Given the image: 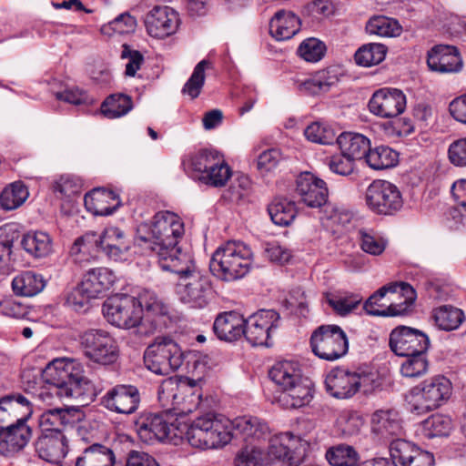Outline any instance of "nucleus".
<instances>
[{
	"mask_svg": "<svg viewBox=\"0 0 466 466\" xmlns=\"http://www.w3.org/2000/svg\"><path fill=\"white\" fill-rule=\"evenodd\" d=\"M363 420L357 413H342L338 419V425L344 436L357 435L363 427Z\"/></svg>",
	"mask_w": 466,
	"mask_h": 466,
	"instance_id": "63",
	"label": "nucleus"
},
{
	"mask_svg": "<svg viewBox=\"0 0 466 466\" xmlns=\"http://www.w3.org/2000/svg\"><path fill=\"white\" fill-rule=\"evenodd\" d=\"M390 454L394 466H433L435 462L432 453L400 438L390 442Z\"/></svg>",
	"mask_w": 466,
	"mask_h": 466,
	"instance_id": "23",
	"label": "nucleus"
},
{
	"mask_svg": "<svg viewBox=\"0 0 466 466\" xmlns=\"http://www.w3.org/2000/svg\"><path fill=\"white\" fill-rule=\"evenodd\" d=\"M33 435L27 421L18 420L0 428V455L15 458L20 454L29 443Z\"/></svg>",
	"mask_w": 466,
	"mask_h": 466,
	"instance_id": "22",
	"label": "nucleus"
},
{
	"mask_svg": "<svg viewBox=\"0 0 466 466\" xmlns=\"http://www.w3.org/2000/svg\"><path fill=\"white\" fill-rule=\"evenodd\" d=\"M86 208L96 216H107L120 206L119 197L112 190L95 188L84 198Z\"/></svg>",
	"mask_w": 466,
	"mask_h": 466,
	"instance_id": "30",
	"label": "nucleus"
},
{
	"mask_svg": "<svg viewBox=\"0 0 466 466\" xmlns=\"http://www.w3.org/2000/svg\"><path fill=\"white\" fill-rule=\"evenodd\" d=\"M81 181L73 176L63 175L53 186L54 192L63 198H71L81 192Z\"/></svg>",
	"mask_w": 466,
	"mask_h": 466,
	"instance_id": "61",
	"label": "nucleus"
},
{
	"mask_svg": "<svg viewBox=\"0 0 466 466\" xmlns=\"http://www.w3.org/2000/svg\"><path fill=\"white\" fill-rule=\"evenodd\" d=\"M405 94L397 88H380L375 91L369 101V110L381 118H393L406 108Z\"/></svg>",
	"mask_w": 466,
	"mask_h": 466,
	"instance_id": "21",
	"label": "nucleus"
},
{
	"mask_svg": "<svg viewBox=\"0 0 466 466\" xmlns=\"http://www.w3.org/2000/svg\"><path fill=\"white\" fill-rule=\"evenodd\" d=\"M312 399V382L301 378L296 383L283 390L279 400L286 408L297 409L310 402Z\"/></svg>",
	"mask_w": 466,
	"mask_h": 466,
	"instance_id": "36",
	"label": "nucleus"
},
{
	"mask_svg": "<svg viewBox=\"0 0 466 466\" xmlns=\"http://www.w3.org/2000/svg\"><path fill=\"white\" fill-rule=\"evenodd\" d=\"M231 423V431L245 443L238 454L236 466H261L266 457L265 443L271 434L268 423L252 416L236 418Z\"/></svg>",
	"mask_w": 466,
	"mask_h": 466,
	"instance_id": "4",
	"label": "nucleus"
},
{
	"mask_svg": "<svg viewBox=\"0 0 466 466\" xmlns=\"http://www.w3.org/2000/svg\"><path fill=\"white\" fill-rule=\"evenodd\" d=\"M294 437L291 433L286 432L273 438L268 439V444L265 445V461L262 462L268 463L275 460L287 462L292 466L295 462L294 452L292 451L291 442Z\"/></svg>",
	"mask_w": 466,
	"mask_h": 466,
	"instance_id": "32",
	"label": "nucleus"
},
{
	"mask_svg": "<svg viewBox=\"0 0 466 466\" xmlns=\"http://www.w3.org/2000/svg\"><path fill=\"white\" fill-rule=\"evenodd\" d=\"M113 451L100 443H94L86 448L76 459V466H114Z\"/></svg>",
	"mask_w": 466,
	"mask_h": 466,
	"instance_id": "38",
	"label": "nucleus"
},
{
	"mask_svg": "<svg viewBox=\"0 0 466 466\" xmlns=\"http://www.w3.org/2000/svg\"><path fill=\"white\" fill-rule=\"evenodd\" d=\"M268 211L272 222L279 226H289L296 218L295 203L286 198H276L268 205Z\"/></svg>",
	"mask_w": 466,
	"mask_h": 466,
	"instance_id": "44",
	"label": "nucleus"
},
{
	"mask_svg": "<svg viewBox=\"0 0 466 466\" xmlns=\"http://www.w3.org/2000/svg\"><path fill=\"white\" fill-rule=\"evenodd\" d=\"M116 276L107 268H96L89 269L82 279L85 291L95 299L107 291L115 283Z\"/></svg>",
	"mask_w": 466,
	"mask_h": 466,
	"instance_id": "34",
	"label": "nucleus"
},
{
	"mask_svg": "<svg viewBox=\"0 0 466 466\" xmlns=\"http://www.w3.org/2000/svg\"><path fill=\"white\" fill-rule=\"evenodd\" d=\"M45 287L41 275L25 271L16 276L12 281L14 292L19 296L32 297L39 293Z\"/></svg>",
	"mask_w": 466,
	"mask_h": 466,
	"instance_id": "43",
	"label": "nucleus"
},
{
	"mask_svg": "<svg viewBox=\"0 0 466 466\" xmlns=\"http://www.w3.org/2000/svg\"><path fill=\"white\" fill-rule=\"evenodd\" d=\"M428 66L439 73H456L462 67V59L453 46L439 45L428 53Z\"/></svg>",
	"mask_w": 466,
	"mask_h": 466,
	"instance_id": "27",
	"label": "nucleus"
},
{
	"mask_svg": "<svg viewBox=\"0 0 466 466\" xmlns=\"http://www.w3.org/2000/svg\"><path fill=\"white\" fill-rule=\"evenodd\" d=\"M452 428L451 419L443 414H434L421 423V433L431 439L438 436H446Z\"/></svg>",
	"mask_w": 466,
	"mask_h": 466,
	"instance_id": "51",
	"label": "nucleus"
},
{
	"mask_svg": "<svg viewBox=\"0 0 466 466\" xmlns=\"http://www.w3.org/2000/svg\"><path fill=\"white\" fill-rule=\"evenodd\" d=\"M39 374L51 395L75 400L81 406L88 405L96 397L95 385L73 360H55Z\"/></svg>",
	"mask_w": 466,
	"mask_h": 466,
	"instance_id": "2",
	"label": "nucleus"
},
{
	"mask_svg": "<svg viewBox=\"0 0 466 466\" xmlns=\"http://www.w3.org/2000/svg\"><path fill=\"white\" fill-rule=\"evenodd\" d=\"M141 401L138 389L131 384H117L109 389L100 399L107 410L124 415L135 413Z\"/></svg>",
	"mask_w": 466,
	"mask_h": 466,
	"instance_id": "20",
	"label": "nucleus"
},
{
	"mask_svg": "<svg viewBox=\"0 0 466 466\" xmlns=\"http://www.w3.org/2000/svg\"><path fill=\"white\" fill-rule=\"evenodd\" d=\"M415 299V289L410 284L394 282L381 287L372 294L364 303V309L373 316L403 315Z\"/></svg>",
	"mask_w": 466,
	"mask_h": 466,
	"instance_id": "7",
	"label": "nucleus"
},
{
	"mask_svg": "<svg viewBox=\"0 0 466 466\" xmlns=\"http://www.w3.org/2000/svg\"><path fill=\"white\" fill-rule=\"evenodd\" d=\"M103 314L112 325L122 329H137L142 322V309L139 299L128 295H116L103 304Z\"/></svg>",
	"mask_w": 466,
	"mask_h": 466,
	"instance_id": "12",
	"label": "nucleus"
},
{
	"mask_svg": "<svg viewBox=\"0 0 466 466\" xmlns=\"http://www.w3.org/2000/svg\"><path fill=\"white\" fill-rule=\"evenodd\" d=\"M79 344L83 354L96 363L108 365L118 358L116 341L104 329L86 330L79 336Z\"/></svg>",
	"mask_w": 466,
	"mask_h": 466,
	"instance_id": "15",
	"label": "nucleus"
},
{
	"mask_svg": "<svg viewBox=\"0 0 466 466\" xmlns=\"http://www.w3.org/2000/svg\"><path fill=\"white\" fill-rule=\"evenodd\" d=\"M133 108L132 98L123 94L109 96L101 106L102 114L107 118H117L127 115Z\"/></svg>",
	"mask_w": 466,
	"mask_h": 466,
	"instance_id": "48",
	"label": "nucleus"
},
{
	"mask_svg": "<svg viewBox=\"0 0 466 466\" xmlns=\"http://www.w3.org/2000/svg\"><path fill=\"white\" fill-rule=\"evenodd\" d=\"M244 317L236 312L228 311L218 314L213 324L216 336L228 342H233L244 336Z\"/></svg>",
	"mask_w": 466,
	"mask_h": 466,
	"instance_id": "29",
	"label": "nucleus"
},
{
	"mask_svg": "<svg viewBox=\"0 0 466 466\" xmlns=\"http://www.w3.org/2000/svg\"><path fill=\"white\" fill-rule=\"evenodd\" d=\"M326 458L333 466H355L359 461L358 452L353 447L346 444L329 448Z\"/></svg>",
	"mask_w": 466,
	"mask_h": 466,
	"instance_id": "54",
	"label": "nucleus"
},
{
	"mask_svg": "<svg viewBox=\"0 0 466 466\" xmlns=\"http://www.w3.org/2000/svg\"><path fill=\"white\" fill-rule=\"evenodd\" d=\"M231 176L232 171L222 157L211 169L203 173L201 177H198V180L210 187H221L227 184Z\"/></svg>",
	"mask_w": 466,
	"mask_h": 466,
	"instance_id": "52",
	"label": "nucleus"
},
{
	"mask_svg": "<svg viewBox=\"0 0 466 466\" xmlns=\"http://www.w3.org/2000/svg\"><path fill=\"white\" fill-rule=\"evenodd\" d=\"M359 235L360 238V248L364 252L379 256L385 250L387 240L372 230L360 229Z\"/></svg>",
	"mask_w": 466,
	"mask_h": 466,
	"instance_id": "55",
	"label": "nucleus"
},
{
	"mask_svg": "<svg viewBox=\"0 0 466 466\" xmlns=\"http://www.w3.org/2000/svg\"><path fill=\"white\" fill-rule=\"evenodd\" d=\"M138 299L142 309V322L138 327V335L147 337L168 326L171 322V312L167 304L148 292L141 295Z\"/></svg>",
	"mask_w": 466,
	"mask_h": 466,
	"instance_id": "17",
	"label": "nucleus"
},
{
	"mask_svg": "<svg viewBox=\"0 0 466 466\" xmlns=\"http://www.w3.org/2000/svg\"><path fill=\"white\" fill-rule=\"evenodd\" d=\"M178 22L175 10L167 5H156L146 15L145 25L151 36L165 38L177 31Z\"/></svg>",
	"mask_w": 466,
	"mask_h": 466,
	"instance_id": "24",
	"label": "nucleus"
},
{
	"mask_svg": "<svg viewBox=\"0 0 466 466\" xmlns=\"http://www.w3.org/2000/svg\"><path fill=\"white\" fill-rule=\"evenodd\" d=\"M253 262V252L241 241L230 240L218 248L210 260L213 275L223 281H234L246 276Z\"/></svg>",
	"mask_w": 466,
	"mask_h": 466,
	"instance_id": "6",
	"label": "nucleus"
},
{
	"mask_svg": "<svg viewBox=\"0 0 466 466\" xmlns=\"http://www.w3.org/2000/svg\"><path fill=\"white\" fill-rule=\"evenodd\" d=\"M387 48L382 44L370 43L364 45L355 54V61L362 66H372L385 58Z\"/></svg>",
	"mask_w": 466,
	"mask_h": 466,
	"instance_id": "53",
	"label": "nucleus"
},
{
	"mask_svg": "<svg viewBox=\"0 0 466 466\" xmlns=\"http://www.w3.org/2000/svg\"><path fill=\"white\" fill-rule=\"evenodd\" d=\"M197 379L184 378L179 380L172 378L162 381L158 388V400L167 410H172L176 416H185L196 410L201 402V390Z\"/></svg>",
	"mask_w": 466,
	"mask_h": 466,
	"instance_id": "8",
	"label": "nucleus"
},
{
	"mask_svg": "<svg viewBox=\"0 0 466 466\" xmlns=\"http://www.w3.org/2000/svg\"><path fill=\"white\" fill-rule=\"evenodd\" d=\"M280 316L273 309H260L245 319L244 337L252 346L272 345L271 333L279 328Z\"/></svg>",
	"mask_w": 466,
	"mask_h": 466,
	"instance_id": "18",
	"label": "nucleus"
},
{
	"mask_svg": "<svg viewBox=\"0 0 466 466\" xmlns=\"http://www.w3.org/2000/svg\"><path fill=\"white\" fill-rule=\"evenodd\" d=\"M326 46L317 38L304 40L298 48V54L307 62H318L325 54Z\"/></svg>",
	"mask_w": 466,
	"mask_h": 466,
	"instance_id": "57",
	"label": "nucleus"
},
{
	"mask_svg": "<svg viewBox=\"0 0 466 466\" xmlns=\"http://www.w3.org/2000/svg\"><path fill=\"white\" fill-rule=\"evenodd\" d=\"M366 163L375 170H382L394 167L398 162V153L384 146L370 148L366 154Z\"/></svg>",
	"mask_w": 466,
	"mask_h": 466,
	"instance_id": "47",
	"label": "nucleus"
},
{
	"mask_svg": "<svg viewBox=\"0 0 466 466\" xmlns=\"http://www.w3.org/2000/svg\"><path fill=\"white\" fill-rule=\"evenodd\" d=\"M165 268L178 276L176 295L178 300L192 309H203L212 295L211 281L195 264L191 255H183L179 262Z\"/></svg>",
	"mask_w": 466,
	"mask_h": 466,
	"instance_id": "3",
	"label": "nucleus"
},
{
	"mask_svg": "<svg viewBox=\"0 0 466 466\" xmlns=\"http://www.w3.org/2000/svg\"><path fill=\"white\" fill-rule=\"evenodd\" d=\"M41 434L63 432L71 424V415L66 409H52L41 414L38 420Z\"/></svg>",
	"mask_w": 466,
	"mask_h": 466,
	"instance_id": "42",
	"label": "nucleus"
},
{
	"mask_svg": "<svg viewBox=\"0 0 466 466\" xmlns=\"http://www.w3.org/2000/svg\"><path fill=\"white\" fill-rule=\"evenodd\" d=\"M296 192L301 201L309 208H320L328 200V188L325 181L311 173L300 174L297 178Z\"/></svg>",
	"mask_w": 466,
	"mask_h": 466,
	"instance_id": "25",
	"label": "nucleus"
},
{
	"mask_svg": "<svg viewBox=\"0 0 466 466\" xmlns=\"http://www.w3.org/2000/svg\"><path fill=\"white\" fill-rule=\"evenodd\" d=\"M84 289L85 288L80 282L66 296V304L76 311H86L89 301L95 299L93 296H89Z\"/></svg>",
	"mask_w": 466,
	"mask_h": 466,
	"instance_id": "62",
	"label": "nucleus"
},
{
	"mask_svg": "<svg viewBox=\"0 0 466 466\" xmlns=\"http://www.w3.org/2000/svg\"><path fill=\"white\" fill-rule=\"evenodd\" d=\"M339 82L335 69L328 68L318 72L313 77L301 82L299 86L300 91L309 95H320L330 90Z\"/></svg>",
	"mask_w": 466,
	"mask_h": 466,
	"instance_id": "40",
	"label": "nucleus"
},
{
	"mask_svg": "<svg viewBox=\"0 0 466 466\" xmlns=\"http://www.w3.org/2000/svg\"><path fill=\"white\" fill-rule=\"evenodd\" d=\"M178 345L170 338L157 337L144 353L147 370L157 375H168L177 370L184 361Z\"/></svg>",
	"mask_w": 466,
	"mask_h": 466,
	"instance_id": "10",
	"label": "nucleus"
},
{
	"mask_svg": "<svg viewBox=\"0 0 466 466\" xmlns=\"http://www.w3.org/2000/svg\"><path fill=\"white\" fill-rule=\"evenodd\" d=\"M299 17L294 13L285 10L277 12L269 23L270 33L277 40L290 39L299 31Z\"/></svg>",
	"mask_w": 466,
	"mask_h": 466,
	"instance_id": "35",
	"label": "nucleus"
},
{
	"mask_svg": "<svg viewBox=\"0 0 466 466\" xmlns=\"http://www.w3.org/2000/svg\"><path fill=\"white\" fill-rule=\"evenodd\" d=\"M231 420L214 413L198 417L189 425H180L188 443L199 449H216L228 444L233 436Z\"/></svg>",
	"mask_w": 466,
	"mask_h": 466,
	"instance_id": "5",
	"label": "nucleus"
},
{
	"mask_svg": "<svg viewBox=\"0 0 466 466\" xmlns=\"http://www.w3.org/2000/svg\"><path fill=\"white\" fill-rule=\"evenodd\" d=\"M33 412L31 402L22 394H9L0 398V428L18 420L27 421Z\"/></svg>",
	"mask_w": 466,
	"mask_h": 466,
	"instance_id": "26",
	"label": "nucleus"
},
{
	"mask_svg": "<svg viewBox=\"0 0 466 466\" xmlns=\"http://www.w3.org/2000/svg\"><path fill=\"white\" fill-rule=\"evenodd\" d=\"M336 140L341 153L353 160L365 158L370 147L369 138L359 133H342Z\"/></svg>",
	"mask_w": 466,
	"mask_h": 466,
	"instance_id": "37",
	"label": "nucleus"
},
{
	"mask_svg": "<svg viewBox=\"0 0 466 466\" xmlns=\"http://www.w3.org/2000/svg\"><path fill=\"white\" fill-rule=\"evenodd\" d=\"M93 246L100 248L115 260L120 258L121 255L129 249V244L126 240L124 232L117 228L111 227L106 228L98 238L94 232L76 238L70 252L72 255H77L89 251Z\"/></svg>",
	"mask_w": 466,
	"mask_h": 466,
	"instance_id": "13",
	"label": "nucleus"
},
{
	"mask_svg": "<svg viewBox=\"0 0 466 466\" xmlns=\"http://www.w3.org/2000/svg\"><path fill=\"white\" fill-rule=\"evenodd\" d=\"M327 391L338 399L350 398L356 393V380L353 371L334 369L326 377Z\"/></svg>",
	"mask_w": 466,
	"mask_h": 466,
	"instance_id": "31",
	"label": "nucleus"
},
{
	"mask_svg": "<svg viewBox=\"0 0 466 466\" xmlns=\"http://www.w3.org/2000/svg\"><path fill=\"white\" fill-rule=\"evenodd\" d=\"M371 424L372 431L383 439L400 437L403 432L400 415L392 410H380L374 412Z\"/></svg>",
	"mask_w": 466,
	"mask_h": 466,
	"instance_id": "33",
	"label": "nucleus"
},
{
	"mask_svg": "<svg viewBox=\"0 0 466 466\" xmlns=\"http://www.w3.org/2000/svg\"><path fill=\"white\" fill-rule=\"evenodd\" d=\"M222 157L216 151L202 150L188 157L183 164L185 167H188L195 172V177L198 179V177H201L203 173L211 169Z\"/></svg>",
	"mask_w": 466,
	"mask_h": 466,
	"instance_id": "46",
	"label": "nucleus"
},
{
	"mask_svg": "<svg viewBox=\"0 0 466 466\" xmlns=\"http://www.w3.org/2000/svg\"><path fill=\"white\" fill-rule=\"evenodd\" d=\"M433 319L441 329L450 331L457 329L464 321L465 316L461 309L451 305H443L433 310Z\"/></svg>",
	"mask_w": 466,
	"mask_h": 466,
	"instance_id": "45",
	"label": "nucleus"
},
{
	"mask_svg": "<svg viewBox=\"0 0 466 466\" xmlns=\"http://www.w3.org/2000/svg\"><path fill=\"white\" fill-rule=\"evenodd\" d=\"M282 159L279 148H269L258 156L257 167L262 172H268L275 169Z\"/></svg>",
	"mask_w": 466,
	"mask_h": 466,
	"instance_id": "64",
	"label": "nucleus"
},
{
	"mask_svg": "<svg viewBox=\"0 0 466 466\" xmlns=\"http://www.w3.org/2000/svg\"><path fill=\"white\" fill-rule=\"evenodd\" d=\"M185 233L181 218L170 211L157 212L152 220L146 235L137 237L138 244L144 249L153 251L162 269L180 261L183 255H190L183 251L179 240Z\"/></svg>",
	"mask_w": 466,
	"mask_h": 466,
	"instance_id": "1",
	"label": "nucleus"
},
{
	"mask_svg": "<svg viewBox=\"0 0 466 466\" xmlns=\"http://www.w3.org/2000/svg\"><path fill=\"white\" fill-rule=\"evenodd\" d=\"M268 375L282 391L302 378L299 364L288 360L277 362L270 369Z\"/></svg>",
	"mask_w": 466,
	"mask_h": 466,
	"instance_id": "39",
	"label": "nucleus"
},
{
	"mask_svg": "<svg viewBox=\"0 0 466 466\" xmlns=\"http://www.w3.org/2000/svg\"><path fill=\"white\" fill-rule=\"evenodd\" d=\"M451 392L452 386L450 380L438 375L411 388L406 394V401L411 413L423 415L446 403Z\"/></svg>",
	"mask_w": 466,
	"mask_h": 466,
	"instance_id": "9",
	"label": "nucleus"
},
{
	"mask_svg": "<svg viewBox=\"0 0 466 466\" xmlns=\"http://www.w3.org/2000/svg\"><path fill=\"white\" fill-rule=\"evenodd\" d=\"M365 202L368 208L377 215L392 216L403 207L400 189L387 180H374L366 189Z\"/></svg>",
	"mask_w": 466,
	"mask_h": 466,
	"instance_id": "16",
	"label": "nucleus"
},
{
	"mask_svg": "<svg viewBox=\"0 0 466 466\" xmlns=\"http://www.w3.org/2000/svg\"><path fill=\"white\" fill-rule=\"evenodd\" d=\"M304 134L308 140L319 144H331L336 139L333 129L319 122L309 125Z\"/></svg>",
	"mask_w": 466,
	"mask_h": 466,
	"instance_id": "59",
	"label": "nucleus"
},
{
	"mask_svg": "<svg viewBox=\"0 0 466 466\" xmlns=\"http://www.w3.org/2000/svg\"><path fill=\"white\" fill-rule=\"evenodd\" d=\"M170 420L167 412L142 413L135 420L134 426L139 439L145 443L183 439L184 431L180 424L176 425Z\"/></svg>",
	"mask_w": 466,
	"mask_h": 466,
	"instance_id": "11",
	"label": "nucleus"
},
{
	"mask_svg": "<svg viewBox=\"0 0 466 466\" xmlns=\"http://www.w3.org/2000/svg\"><path fill=\"white\" fill-rule=\"evenodd\" d=\"M310 345L315 355L329 361L343 357L349 350L347 335L337 325H322L315 329Z\"/></svg>",
	"mask_w": 466,
	"mask_h": 466,
	"instance_id": "14",
	"label": "nucleus"
},
{
	"mask_svg": "<svg viewBox=\"0 0 466 466\" xmlns=\"http://www.w3.org/2000/svg\"><path fill=\"white\" fill-rule=\"evenodd\" d=\"M366 30L370 35L393 37L400 35L402 28L399 22L393 18L376 15L368 21Z\"/></svg>",
	"mask_w": 466,
	"mask_h": 466,
	"instance_id": "49",
	"label": "nucleus"
},
{
	"mask_svg": "<svg viewBox=\"0 0 466 466\" xmlns=\"http://www.w3.org/2000/svg\"><path fill=\"white\" fill-rule=\"evenodd\" d=\"M28 196L26 187L21 182H15L2 191L1 207L5 210L15 209L27 199Z\"/></svg>",
	"mask_w": 466,
	"mask_h": 466,
	"instance_id": "50",
	"label": "nucleus"
},
{
	"mask_svg": "<svg viewBox=\"0 0 466 466\" xmlns=\"http://www.w3.org/2000/svg\"><path fill=\"white\" fill-rule=\"evenodd\" d=\"M405 357L407 359L400 367V372L404 377L415 378L426 373L428 370L426 354H414Z\"/></svg>",
	"mask_w": 466,
	"mask_h": 466,
	"instance_id": "58",
	"label": "nucleus"
},
{
	"mask_svg": "<svg viewBox=\"0 0 466 466\" xmlns=\"http://www.w3.org/2000/svg\"><path fill=\"white\" fill-rule=\"evenodd\" d=\"M208 61H200L194 68V71L183 87V93L187 94L192 99L197 98L205 83V69Z\"/></svg>",
	"mask_w": 466,
	"mask_h": 466,
	"instance_id": "56",
	"label": "nucleus"
},
{
	"mask_svg": "<svg viewBox=\"0 0 466 466\" xmlns=\"http://www.w3.org/2000/svg\"><path fill=\"white\" fill-rule=\"evenodd\" d=\"M362 298L359 295H350L348 297H340L335 295L327 296L329 305L334 311L340 315L345 316L351 312L361 302Z\"/></svg>",
	"mask_w": 466,
	"mask_h": 466,
	"instance_id": "60",
	"label": "nucleus"
},
{
	"mask_svg": "<svg viewBox=\"0 0 466 466\" xmlns=\"http://www.w3.org/2000/svg\"><path fill=\"white\" fill-rule=\"evenodd\" d=\"M390 348L398 356L426 354L430 347L429 337L420 329L406 326L395 328L390 335Z\"/></svg>",
	"mask_w": 466,
	"mask_h": 466,
	"instance_id": "19",
	"label": "nucleus"
},
{
	"mask_svg": "<svg viewBox=\"0 0 466 466\" xmlns=\"http://www.w3.org/2000/svg\"><path fill=\"white\" fill-rule=\"evenodd\" d=\"M24 249L35 258L48 256L53 249L50 236L43 231H32L26 233L21 241Z\"/></svg>",
	"mask_w": 466,
	"mask_h": 466,
	"instance_id": "41",
	"label": "nucleus"
},
{
	"mask_svg": "<svg viewBox=\"0 0 466 466\" xmlns=\"http://www.w3.org/2000/svg\"><path fill=\"white\" fill-rule=\"evenodd\" d=\"M35 450L42 460L59 464L68 452L67 439L63 432L41 434L35 442Z\"/></svg>",
	"mask_w": 466,
	"mask_h": 466,
	"instance_id": "28",
	"label": "nucleus"
}]
</instances>
